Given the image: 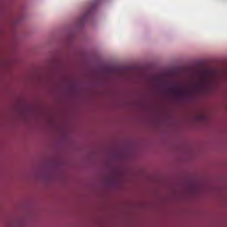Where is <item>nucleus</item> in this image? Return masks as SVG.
<instances>
[{"label":"nucleus","instance_id":"obj_1","mask_svg":"<svg viewBox=\"0 0 227 227\" xmlns=\"http://www.w3.org/2000/svg\"><path fill=\"white\" fill-rule=\"evenodd\" d=\"M168 91L176 100H189L200 93H207V79L200 78L192 89H180V85L173 84L168 87Z\"/></svg>","mask_w":227,"mask_h":227},{"label":"nucleus","instance_id":"obj_2","mask_svg":"<svg viewBox=\"0 0 227 227\" xmlns=\"http://www.w3.org/2000/svg\"><path fill=\"white\" fill-rule=\"evenodd\" d=\"M88 15H90V12H88V13L84 16V19H88Z\"/></svg>","mask_w":227,"mask_h":227}]
</instances>
